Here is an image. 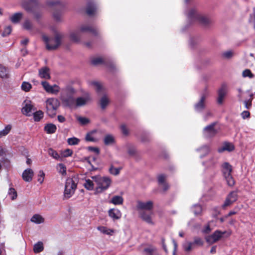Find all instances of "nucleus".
<instances>
[{
    "label": "nucleus",
    "instance_id": "nucleus-1",
    "mask_svg": "<svg viewBox=\"0 0 255 255\" xmlns=\"http://www.w3.org/2000/svg\"><path fill=\"white\" fill-rule=\"evenodd\" d=\"M62 101L66 106L71 109H75L88 104L92 101V98L89 93L85 92L83 96L78 97L76 99L73 96H69Z\"/></svg>",
    "mask_w": 255,
    "mask_h": 255
},
{
    "label": "nucleus",
    "instance_id": "nucleus-2",
    "mask_svg": "<svg viewBox=\"0 0 255 255\" xmlns=\"http://www.w3.org/2000/svg\"><path fill=\"white\" fill-rule=\"evenodd\" d=\"M86 32H92L95 35L98 33L96 28L88 25H82L77 29L70 32L69 34V39L73 42L80 43L82 39V33Z\"/></svg>",
    "mask_w": 255,
    "mask_h": 255
},
{
    "label": "nucleus",
    "instance_id": "nucleus-3",
    "mask_svg": "<svg viewBox=\"0 0 255 255\" xmlns=\"http://www.w3.org/2000/svg\"><path fill=\"white\" fill-rule=\"evenodd\" d=\"M188 19L191 22H197L203 25H207L211 20L207 16L199 13L195 9L191 8L187 13Z\"/></svg>",
    "mask_w": 255,
    "mask_h": 255
},
{
    "label": "nucleus",
    "instance_id": "nucleus-4",
    "mask_svg": "<svg viewBox=\"0 0 255 255\" xmlns=\"http://www.w3.org/2000/svg\"><path fill=\"white\" fill-rule=\"evenodd\" d=\"M92 179L97 184L96 192L101 193L104 190H107L111 184V179L108 177H102L99 175L93 176L91 177Z\"/></svg>",
    "mask_w": 255,
    "mask_h": 255
},
{
    "label": "nucleus",
    "instance_id": "nucleus-5",
    "mask_svg": "<svg viewBox=\"0 0 255 255\" xmlns=\"http://www.w3.org/2000/svg\"><path fill=\"white\" fill-rule=\"evenodd\" d=\"M63 35L60 33H57L54 38H49L45 35H42L43 40L46 44V48L49 50L56 49L61 44Z\"/></svg>",
    "mask_w": 255,
    "mask_h": 255
},
{
    "label": "nucleus",
    "instance_id": "nucleus-6",
    "mask_svg": "<svg viewBox=\"0 0 255 255\" xmlns=\"http://www.w3.org/2000/svg\"><path fill=\"white\" fill-rule=\"evenodd\" d=\"M221 171L228 185L230 186H233L235 182L232 175V166L228 162H224L221 166Z\"/></svg>",
    "mask_w": 255,
    "mask_h": 255
},
{
    "label": "nucleus",
    "instance_id": "nucleus-7",
    "mask_svg": "<svg viewBox=\"0 0 255 255\" xmlns=\"http://www.w3.org/2000/svg\"><path fill=\"white\" fill-rule=\"evenodd\" d=\"M46 113L50 117H54L60 106L59 101L55 98H48L45 102Z\"/></svg>",
    "mask_w": 255,
    "mask_h": 255
},
{
    "label": "nucleus",
    "instance_id": "nucleus-8",
    "mask_svg": "<svg viewBox=\"0 0 255 255\" xmlns=\"http://www.w3.org/2000/svg\"><path fill=\"white\" fill-rule=\"evenodd\" d=\"M77 184L73 178H68L65 183L64 195L66 198H70L75 192Z\"/></svg>",
    "mask_w": 255,
    "mask_h": 255
},
{
    "label": "nucleus",
    "instance_id": "nucleus-9",
    "mask_svg": "<svg viewBox=\"0 0 255 255\" xmlns=\"http://www.w3.org/2000/svg\"><path fill=\"white\" fill-rule=\"evenodd\" d=\"M153 207V203L151 201L144 202L141 201H137L136 209L138 212H145V211H150Z\"/></svg>",
    "mask_w": 255,
    "mask_h": 255
},
{
    "label": "nucleus",
    "instance_id": "nucleus-10",
    "mask_svg": "<svg viewBox=\"0 0 255 255\" xmlns=\"http://www.w3.org/2000/svg\"><path fill=\"white\" fill-rule=\"evenodd\" d=\"M226 232H221L220 230H216L213 234L206 237V242L210 244H213L219 241L223 237Z\"/></svg>",
    "mask_w": 255,
    "mask_h": 255
},
{
    "label": "nucleus",
    "instance_id": "nucleus-11",
    "mask_svg": "<svg viewBox=\"0 0 255 255\" xmlns=\"http://www.w3.org/2000/svg\"><path fill=\"white\" fill-rule=\"evenodd\" d=\"M228 92V87L224 84H222L220 88L218 91L217 102L219 104H222L223 102L224 99Z\"/></svg>",
    "mask_w": 255,
    "mask_h": 255
},
{
    "label": "nucleus",
    "instance_id": "nucleus-12",
    "mask_svg": "<svg viewBox=\"0 0 255 255\" xmlns=\"http://www.w3.org/2000/svg\"><path fill=\"white\" fill-rule=\"evenodd\" d=\"M39 0H21L20 4L21 6L28 12L32 10V4H37Z\"/></svg>",
    "mask_w": 255,
    "mask_h": 255
},
{
    "label": "nucleus",
    "instance_id": "nucleus-13",
    "mask_svg": "<svg viewBox=\"0 0 255 255\" xmlns=\"http://www.w3.org/2000/svg\"><path fill=\"white\" fill-rule=\"evenodd\" d=\"M215 123H213L204 129V134L207 137H213L217 133V130L215 129Z\"/></svg>",
    "mask_w": 255,
    "mask_h": 255
},
{
    "label": "nucleus",
    "instance_id": "nucleus-14",
    "mask_svg": "<svg viewBox=\"0 0 255 255\" xmlns=\"http://www.w3.org/2000/svg\"><path fill=\"white\" fill-rule=\"evenodd\" d=\"M33 106L31 104V102L29 100H25L23 103V107L22 108V113L26 116H30Z\"/></svg>",
    "mask_w": 255,
    "mask_h": 255
},
{
    "label": "nucleus",
    "instance_id": "nucleus-15",
    "mask_svg": "<svg viewBox=\"0 0 255 255\" xmlns=\"http://www.w3.org/2000/svg\"><path fill=\"white\" fill-rule=\"evenodd\" d=\"M109 216L112 219L113 221L119 220L121 218L122 214L120 210L117 208L110 209L108 211Z\"/></svg>",
    "mask_w": 255,
    "mask_h": 255
},
{
    "label": "nucleus",
    "instance_id": "nucleus-16",
    "mask_svg": "<svg viewBox=\"0 0 255 255\" xmlns=\"http://www.w3.org/2000/svg\"><path fill=\"white\" fill-rule=\"evenodd\" d=\"M207 95L208 94L207 93H205L202 95L199 102L195 105V109L196 111L200 112L204 109L205 101L206 97H207Z\"/></svg>",
    "mask_w": 255,
    "mask_h": 255
},
{
    "label": "nucleus",
    "instance_id": "nucleus-17",
    "mask_svg": "<svg viewBox=\"0 0 255 255\" xmlns=\"http://www.w3.org/2000/svg\"><path fill=\"white\" fill-rule=\"evenodd\" d=\"M34 173L32 169L28 168L25 169L22 173V177L25 182H30L33 176Z\"/></svg>",
    "mask_w": 255,
    "mask_h": 255
},
{
    "label": "nucleus",
    "instance_id": "nucleus-18",
    "mask_svg": "<svg viewBox=\"0 0 255 255\" xmlns=\"http://www.w3.org/2000/svg\"><path fill=\"white\" fill-rule=\"evenodd\" d=\"M103 142L107 146L114 145L116 143L115 137L113 134H107L104 136Z\"/></svg>",
    "mask_w": 255,
    "mask_h": 255
},
{
    "label": "nucleus",
    "instance_id": "nucleus-19",
    "mask_svg": "<svg viewBox=\"0 0 255 255\" xmlns=\"http://www.w3.org/2000/svg\"><path fill=\"white\" fill-rule=\"evenodd\" d=\"M235 147L234 145L230 142H225L222 147L218 148L219 152H222L224 151H232L234 150Z\"/></svg>",
    "mask_w": 255,
    "mask_h": 255
},
{
    "label": "nucleus",
    "instance_id": "nucleus-20",
    "mask_svg": "<svg viewBox=\"0 0 255 255\" xmlns=\"http://www.w3.org/2000/svg\"><path fill=\"white\" fill-rule=\"evenodd\" d=\"M109 202L115 205H121L123 204L124 199L122 196L116 195L114 196Z\"/></svg>",
    "mask_w": 255,
    "mask_h": 255
},
{
    "label": "nucleus",
    "instance_id": "nucleus-21",
    "mask_svg": "<svg viewBox=\"0 0 255 255\" xmlns=\"http://www.w3.org/2000/svg\"><path fill=\"white\" fill-rule=\"evenodd\" d=\"M39 75L40 78L48 79L50 78L49 69L48 68L45 67L39 70Z\"/></svg>",
    "mask_w": 255,
    "mask_h": 255
},
{
    "label": "nucleus",
    "instance_id": "nucleus-22",
    "mask_svg": "<svg viewBox=\"0 0 255 255\" xmlns=\"http://www.w3.org/2000/svg\"><path fill=\"white\" fill-rule=\"evenodd\" d=\"M44 130L48 134H52L55 132L57 127L56 126L51 123L46 124L44 127Z\"/></svg>",
    "mask_w": 255,
    "mask_h": 255
},
{
    "label": "nucleus",
    "instance_id": "nucleus-23",
    "mask_svg": "<svg viewBox=\"0 0 255 255\" xmlns=\"http://www.w3.org/2000/svg\"><path fill=\"white\" fill-rule=\"evenodd\" d=\"M23 14L21 12H16L12 15L9 19L10 21L13 23H17L21 19Z\"/></svg>",
    "mask_w": 255,
    "mask_h": 255
},
{
    "label": "nucleus",
    "instance_id": "nucleus-24",
    "mask_svg": "<svg viewBox=\"0 0 255 255\" xmlns=\"http://www.w3.org/2000/svg\"><path fill=\"white\" fill-rule=\"evenodd\" d=\"M139 213L140 218L143 220L148 223V224H152L150 214H149L145 212H139Z\"/></svg>",
    "mask_w": 255,
    "mask_h": 255
},
{
    "label": "nucleus",
    "instance_id": "nucleus-25",
    "mask_svg": "<svg viewBox=\"0 0 255 255\" xmlns=\"http://www.w3.org/2000/svg\"><path fill=\"white\" fill-rule=\"evenodd\" d=\"M97 229L101 233L105 235H112V234L114 233V230L108 228L104 226H99L97 228Z\"/></svg>",
    "mask_w": 255,
    "mask_h": 255
},
{
    "label": "nucleus",
    "instance_id": "nucleus-26",
    "mask_svg": "<svg viewBox=\"0 0 255 255\" xmlns=\"http://www.w3.org/2000/svg\"><path fill=\"white\" fill-rule=\"evenodd\" d=\"M94 181L92 179H87L85 180V182L83 183L84 187L88 190H92L94 188Z\"/></svg>",
    "mask_w": 255,
    "mask_h": 255
},
{
    "label": "nucleus",
    "instance_id": "nucleus-27",
    "mask_svg": "<svg viewBox=\"0 0 255 255\" xmlns=\"http://www.w3.org/2000/svg\"><path fill=\"white\" fill-rule=\"evenodd\" d=\"M97 10V7L94 3H89L87 7L86 12L89 15H92L94 14Z\"/></svg>",
    "mask_w": 255,
    "mask_h": 255
},
{
    "label": "nucleus",
    "instance_id": "nucleus-28",
    "mask_svg": "<svg viewBox=\"0 0 255 255\" xmlns=\"http://www.w3.org/2000/svg\"><path fill=\"white\" fill-rule=\"evenodd\" d=\"M48 154L52 157L54 159H56L57 160H61L62 156H61L55 150L53 149L52 148H49L48 149Z\"/></svg>",
    "mask_w": 255,
    "mask_h": 255
},
{
    "label": "nucleus",
    "instance_id": "nucleus-29",
    "mask_svg": "<svg viewBox=\"0 0 255 255\" xmlns=\"http://www.w3.org/2000/svg\"><path fill=\"white\" fill-rule=\"evenodd\" d=\"M31 221L35 224H41L44 222V218L40 215L35 214L31 218Z\"/></svg>",
    "mask_w": 255,
    "mask_h": 255
},
{
    "label": "nucleus",
    "instance_id": "nucleus-30",
    "mask_svg": "<svg viewBox=\"0 0 255 255\" xmlns=\"http://www.w3.org/2000/svg\"><path fill=\"white\" fill-rule=\"evenodd\" d=\"M109 102L110 100L109 98L106 95L103 96L100 101V104L102 109H105L109 104Z\"/></svg>",
    "mask_w": 255,
    "mask_h": 255
},
{
    "label": "nucleus",
    "instance_id": "nucleus-31",
    "mask_svg": "<svg viewBox=\"0 0 255 255\" xmlns=\"http://www.w3.org/2000/svg\"><path fill=\"white\" fill-rule=\"evenodd\" d=\"M32 22L28 19H25L22 23V27L27 30H31L33 28Z\"/></svg>",
    "mask_w": 255,
    "mask_h": 255
},
{
    "label": "nucleus",
    "instance_id": "nucleus-32",
    "mask_svg": "<svg viewBox=\"0 0 255 255\" xmlns=\"http://www.w3.org/2000/svg\"><path fill=\"white\" fill-rule=\"evenodd\" d=\"M43 245L41 242H38L34 245L33 251L35 253H39L43 250Z\"/></svg>",
    "mask_w": 255,
    "mask_h": 255
},
{
    "label": "nucleus",
    "instance_id": "nucleus-33",
    "mask_svg": "<svg viewBox=\"0 0 255 255\" xmlns=\"http://www.w3.org/2000/svg\"><path fill=\"white\" fill-rule=\"evenodd\" d=\"M52 16L54 19L57 22L62 21V13L59 11H55L53 12Z\"/></svg>",
    "mask_w": 255,
    "mask_h": 255
},
{
    "label": "nucleus",
    "instance_id": "nucleus-34",
    "mask_svg": "<svg viewBox=\"0 0 255 255\" xmlns=\"http://www.w3.org/2000/svg\"><path fill=\"white\" fill-rule=\"evenodd\" d=\"M59 87L58 85L54 84L53 85L51 86L50 88L48 91V93L54 95H57L59 92Z\"/></svg>",
    "mask_w": 255,
    "mask_h": 255
},
{
    "label": "nucleus",
    "instance_id": "nucleus-35",
    "mask_svg": "<svg viewBox=\"0 0 255 255\" xmlns=\"http://www.w3.org/2000/svg\"><path fill=\"white\" fill-rule=\"evenodd\" d=\"M192 211L195 215H199L201 214L202 208L201 205L196 204L193 206Z\"/></svg>",
    "mask_w": 255,
    "mask_h": 255
},
{
    "label": "nucleus",
    "instance_id": "nucleus-36",
    "mask_svg": "<svg viewBox=\"0 0 255 255\" xmlns=\"http://www.w3.org/2000/svg\"><path fill=\"white\" fill-rule=\"evenodd\" d=\"M43 117V113L41 111H38L33 114V118L35 121L39 122Z\"/></svg>",
    "mask_w": 255,
    "mask_h": 255
},
{
    "label": "nucleus",
    "instance_id": "nucleus-37",
    "mask_svg": "<svg viewBox=\"0 0 255 255\" xmlns=\"http://www.w3.org/2000/svg\"><path fill=\"white\" fill-rule=\"evenodd\" d=\"M8 195L11 200H13L17 197V193L13 188L10 187L8 192Z\"/></svg>",
    "mask_w": 255,
    "mask_h": 255
},
{
    "label": "nucleus",
    "instance_id": "nucleus-38",
    "mask_svg": "<svg viewBox=\"0 0 255 255\" xmlns=\"http://www.w3.org/2000/svg\"><path fill=\"white\" fill-rule=\"evenodd\" d=\"M7 71L6 68L1 65H0V77L5 78L7 77Z\"/></svg>",
    "mask_w": 255,
    "mask_h": 255
},
{
    "label": "nucleus",
    "instance_id": "nucleus-39",
    "mask_svg": "<svg viewBox=\"0 0 255 255\" xmlns=\"http://www.w3.org/2000/svg\"><path fill=\"white\" fill-rule=\"evenodd\" d=\"M77 120L82 125H85L90 123V120L85 117L76 116Z\"/></svg>",
    "mask_w": 255,
    "mask_h": 255
},
{
    "label": "nucleus",
    "instance_id": "nucleus-40",
    "mask_svg": "<svg viewBox=\"0 0 255 255\" xmlns=\"http://www.w3.org/2000/svg\"><path fill=\"white\" fill-rule=\"evenodd\" d=\"M21 89L25 92H28L32 88L31 85L27 82H22L21 86Z\"/></svg>",
    "mask_w": 255,
    "mask_h": 255
},
{
    "label": "nucleus",
    "instance_id": "nucleus-41",
    "mask_svg": "<svg viewBox=\"0 0 255 255\" xmlns=\"http://www.w3.org/2000/svg\"><path fill=\"white\" fill-rule=\"evenodd\" d=\"M11 129V126L9 125L6 126L4 129L0 131V138L2 136H5L7 135Z\"/></svg>",
    "mask_w": 255,
    "mask_h": 255
},
{
    "label": "nucleus",
    "instance_id": "nucleus-42",
    "mask_svg": "<svg viewBox=\"0 0 255 255\" xmlns=\"http://www.w3.org/2000/svg\"><path fill=\"white\" fill-rule=\"evenodd\" d=\"M80 142V139L78 138L73 137L69 138L67 139V142L69 145H77Z\"/></svg>",
    "mask_w": 255,
    "mask_h": 255
},
{
    "label": "nucleus",
    "instance_id": "nucleus-43",
    "mask_svg": "<svg viewBox=\"0 0 255 255\" xmlns=\"http://www.w3.org/2000/svg\"><path fill=\"white\" fill-rule=\"evenodd\" d=\"M63 90L66 92L67 94L69 95V96H72V95H74L76 93V91L74 88L71 86H66Z\"/></svg>",
    "mask_w": 255,
    "mask_h": 255
},
{
    "label": "nucleus",
    "instance_id": "nucleus-44",
    "mask_svg": "<svg viewBox=\"0 0 255 255\" xmlns=\"http://www.w3.org/2000/svg\"><path fill=\"white\" fill-rule=\"evenodd\" d=\"M121 169V167L115 168L113 165H112L109 169V172L113 175H117L119 174L120 171Z\"/></svg>",
    "mask_w": 255,
    "mask_h": 255
},
{
    "label": "nucleus",
    "instance_id": "nucleus-45",
    "mask_svg": "<svg viewBox=\"0 0 255 255\" xmlns=\"http://www.w3.org/2000/svg\"><path fill=\"white\" fill-rule=\"evenodd\" d=\"M227 197L234 202H235L238 199L237 193L236 191H232L229 194Z\"/></svg>",
    "mask_w": 255,
    "mask_h": 255
},
{
    "label": "nucleus",
    "instance_id": "nucleus-46",
    "mask_svg": "<svg viewBox=\"0 0 255 255\" xmlns=\"http://www.w3.org/2000/svg\"><path fill=\"white\" fill-rule=\"evenodd\" d=\"M91 85L92 86H93V87H94L95 90L97 92H101L102 91V89H103L102 85L100 83H99V82H92L91 83Z\"/></svg>",
    "mask_w": 255,
    "mask_h": 255
},
{
    "label": "nucleus",
    "instance_id": "nucleus-47",
    "mask_svg": "<svg viewBox=\"0 0 255 255\" xmlns=\"http://www.w3.org/2000/svg\"><path fill=\"white\" fill-rule=\"evenodd\" d=\"M243 76L244 77H249L253 78L254 77V75L252 73L250 69H246L243 72Z\"/></svg>",
    "mask_w": 255,
    "mask_h": 255
},
{
    "label": "nucleus",
    "instance_id": "nucleus-48",
    "mask_svg": "<svg viewBox=\"0 0 255 255\" xmlns=\"http://www.w3.org/2000/svg\"><path fill=\"white\" fill-rule=\"evenodd\" d=\"M253 94L250 95V99L248 100H245L244 101V104L245 107L247 109H250L252 107V101L253 100Z\"/></svg>",
    "mask_w": 255,
    "mask_h": 255
},
{
    "label": "nucleus",
    "instance_id": "nucleus-49",
    "mask_svg": "<svg viewBox=\"0 0 255 255\" xmlns=\"http://www.w3.org/2000/svg\"><path fill=\"white\" fill-rule=\"evenodd\" d=\"M47 4L49 6L59 5L61 4V2L60 0H48Z\"/></svg>",
    "mask_w": 255,
    "mask_h": 255
},
{
    "label": "nucleus",
    "instance_id": "nucleus-50",
    "mask_svg": "<svg viewBox=\"0 0 255 255\" xmlns=\"http://www.w3.org/2000/svg\"><path fill=\"white\" fill-rule=\"evenodd\" d=\"M45 177V173L42 170H40L38 172V179L37 181L40 184H42L44 179Z\"/></svg>",
    "mask_w": 255,
    "mask_h": 255
},
{
    "label": "nucleus",
    "instance_id": "nucleus-51",
    "mask_svg": "<svg viewBox=\"0 0 255 255\" xmlns=\"http://www.w3.org/2000/svg\"><path fill=\"white\" fill-rule=\"evenodd\" d=\"M234 202L228 198L227 197L226 198L224 203L222 205V207L223 209H225L227 207L230 206Z\"/></svg>",
    "mask_w": 255,
    "mask_h": 255
},
{
    "label": "nucleus",
    "instance_id": "nucleus-52",
    "mask_svg": "<svg viewBox=\"0 0 255 255\" xmlns=\"http://www.w3.org/2000/svg\"><path fill=\"white\" fill-rule=\"evenodd\" d=\"M192 243H194V245L202 246L204 244V242L201 238L199 237H195L194 239V242H192Z\"/></svg>",
    "mask_w": 255,
    "mask_h": 255
},
{
    "label": "nucleus",
    "instance_id": "nucleus-53",
    "mask_svg": "<svg viewBox=\"0 0 255 255\" xmlns=\"http://www.w3.org/2000/svg\"><path fill=\"white\" fill-rule=\"evenodd\" d=\"M193 245L194 243H192V242H188L184 245L183 247L185 251L187 252H189L193 248Z\"/></svg>",
    "mask_w": 255,
    "mask_h": 255
},
{
    "label": "nucleus",
    "instance_id": "nucleus-54",
    "mask_svg": "<svg viewBox=\"0 0 255 255\" xmlns=\"http://www.w3.org/2000/svg\"><path fill=\"white\" fill-rule=\"evenodd\" d=\"M233 52L232 51H228L222 53V56L227 59H229L233 56Z\"/></svg>",
    "mask_w": 255,
    "mask_h": 255
},
{
    "label": "nucleus",
    "instance_id": "nucleus-55",
    "mask_svg": "<svg viewBox=\"0 0 255 255\" xmlns=\"http://www.w3.org/2000/svg\"><path fill=\"white\" fill-rule=\"evenodd\" d=\"M103 62V59L101 57H97V58H94L92 60V64L95 65H97L99 64L102 63Z\"/></svg>",
    "mask_w": 255,
    "mask_h": 255
},
{
    "label": "nucleus",
    "instance_id": "nucleus-56",
    "mask_svg": "<svg viewBox=\"0 0 255 255\" xmlns=\"http://www.w3.org/2000/svg\"><path fill=\"white\" fill-rule=\"evenodd\" d=\"M41 85H42L43 88L46 91V92L48 93L51 85H50L49 83L46 81H42L41 82Z\"/></svg>",
    "mask_w": 255,
    "mask_h": 255
},
{
    "label": "nucleus",
    "instance_id": "nucleus-57",
    "mask_svg": "<svg viewBox=\"0 0 255 255\" xmlns=\"http://www.w3.org/2000/svg\"><path fill=\"white\" fill-rule=\"evenodd\" d=\"M11 31V27L10 26H6L2 33L3 36H6L8 35Z\"/></svg>",
    "mask_w": 255,
    "mask_h": 255
},
{
    "label": "nucleus",
    "instance_id": "nucleus-58",
    "mask_svg": "<svg viewBox=\"0 0 255 255\" xmlns=\"http://www.w3.org/2000/svg\"><path fill=\"white\" fill-rule=\"evenodd\" d=\"M59 172L62 174H65L66 172V167L63 164H59L58 165Z\"/></svg>",
    "mask_w": 255,
    "mask_h": 255
},
{
    "label": "nucleus",
    "instance_id": "nucleus-59",
    "mask_svg": "<svg viewBox=\"0 0 255 255\" xmlns=\"http://www.w3.org/2000/svg\"><path fill=\"white\" fill-rule=\"evenodd\" d=\"M72 154V151L69 149H67L63 151L62 153V157H67L69 156H71Z\"/></svg>",
    "mask_w": 255,
    "mask_h": 255
},
{
    "label": "nucleus",
    "instance_id": "nucleus-60",
    "mask_svg": "<svg viewBox=\"0 0 255 255\" xmlns=\"http://www.w3.org/2000/svg\"><path fill=\"white\" fill-rule=\"evenodd\" d=\"M166 179V176L163 174L160 175L158 177V181L159 184H163Z\"/></svg>",
    "mask_w": 255,
    "mask_h": 255
},
{
    "label": "nucleus",
    "instance_id": "nucleus-61",
    "mask_svg": "<svg viewBox=\"0 0 255 255\" xmlns=\"http://www.w3.org/2000/svg\"><path fill=\"white\" fill-rule=\"evenodd\" d=\"M121 129L122 133L127 135L128 134V130L126 125H123L121 126Z\"/></svg>",
    "mask_w": 255,
    "mask_h": 255
},
{
    "label": "nucleus",
    "instance_id": "nucleus-62",
    "mask_svg": "<svg viewBox=\"0 0 255 255\" xmlns=\"http://www.w3.org/2000/svg\"><path fill=\"white\" fill-rule=\"evenodd\" d=\"M241 116L243 119H246L250 117V113L248 111H244L241 113Z\"/></svg>",
    "mask_w": 255,
    "mask_h": 255
},
{
    "label": "nucleus",
    "instance_id": "nucleus-63",
    "mask_svg": "<svg viewBox=\"0 0 255 255\" xmlns=\"http://www.w3.org/2000/svg\"><path fill=\"white\" fill-rule=\"evenodd\" d=\"M238 91V97L239 98V100L240 101H242V100H243V95L244 94V92H243V91L242 90V89L241 88H238L237 89Z\"/></svg>",
    "mask_w": 255,
    "mask_h": 255
},
{
    "label": "nucleus",
    "instance_id": "nucleus-64",
    "mask_svg": "<svg viewBox=\"0 0 255 255\" xmlns=\"http://www.w3.org/2000/svg\"><path fill=\"white\" fill-rule=\"evenodd\" d=\"M154 249L152 248H147L144 250V252L148 255H152V253Z\"/></svg>",
    "mask_w": 255,
    "mask_h": 255
}]
</instances>
